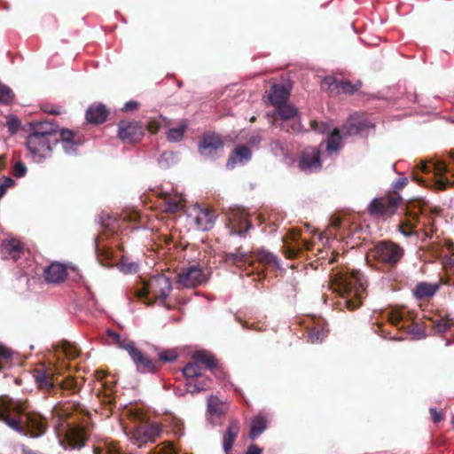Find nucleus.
Returning a JSON list of instances; mask_svg holds the SVG:
<instances>
[{
  "instance_id": "obj_1",
  "label": "nucleus",
  "mask_w": 454,
  "mask_h": 454,
  "mask_svg": "<svg viewBox=\"0 0 454 454\" xmlns=\"http://www.w3.org/2000/svg\"><path fill=\"white\" fill-rule=\"evenodd\" d=\"M23 411L22 404L8 396H0V420L9 428L20 435L29 438L43 436L48 428L45 417L36 412H29L26 416V425L16 416Z\"/></svg>"
},
{
  "instance_id": "obj_2",
  "label": "nucleus",
  "mask_w": 454,
  "mask_h": 454,
  "mask_svg": "<svg viewBox=\"0 0 454 454\" xmlns=\"http://www.w3.org/2000/svg\"><path fill=\"white\" fill-rule=\"evenodd\" d=\"M32 132L26 145L33 160L40 163L51 156L53 146L59 143V126L50 121L30 123Z\"/></svg>"
},
{
  "instance_id": "obj_3",
  "label": "nucleus",
  "mask_w": 454,
  "mask_h": 454,
  "mask_svg": "<svg viewBox=\"0 0 454 454\" xmlns=\"http://www.w3.org/2000/svg\"><path fill=\"white\" fill-rule=\"evenodd\" d=\"M365 289L364 278L359 272L341 278L337 285V292L340 296L339 306L349 310L357 309L362 304L363 294Z\"/></svg>"
},
{
  "instance_id": "obj_4",
  "label": "nucleus",
  "mask_w": 454,
  "mask_h": 454,
  "mask_svg": "<svg viewBox=\"0 0 454 454\" xmlns=\"http://www.w3.org/2000/svg\"><path fill=\"white\" fill-rule=\"evenodd\" d=\"M171 291L172 283L169 278L164 275L153 276L145 286V302L149 305L157 302L165 306Z\"/></svg>"
},
{
  "instance_id": "obj_5",
  "label": "nucleus",
  "mask_w": 454,
  "mask_h": 454,
  "mask_svg": "<svg viewBox=\"0 0 454 454\" xmlns=\"http://www.w3.org/2000/svg\"><path fill=\"white\" fill-rule=\"evenodd\" d=\"M370 255L381 263L395 266L403 257L404 249L391 240H381L370 250Z\"/></svg>"
},
{
  "instance_id": "obj_6",
  "label": "nucleus",
  "mask_w": 454,
  "mask_h": 454,
  "mask_svg": "<svg viewBox=\"0 0 454 454\" xmlns=\"http://www.w3.org/2000/svg\"><path fill=\"white\" fill-rule=\"evenodd\" d=\"M227 228L231 236L246 237L252 228L244 209L234 207L230 208L227 215Z\"/></svg>"
},
{
  "instance_id": "obj_7",
  "label": "nucleus",
  "mask_w": 454,
  "mask_h": 454,
  "mask_svg": "<svg viewBox=\"0 0 454 454\" xmlns=\"http://www.w3.org/2000/svg\"><path fill=\"white\" fill-rule=\"evenodd\" d=\"M207 281V278L203 269L199 265L183 268L177 275V283L184 288H194Z\"/></svg>"
},
{
  "instance_id": "obj_8",
  "label": "nucleus",
  "mask_w": 454,
  "mask_h": 454,
  "mask_svg": "<svg viewBox=\"0 0 454 454\" xmlns=\"http://www.w3.org/2000/svg\"><path fill=\"white\" fill-rule=\"evenodd\" d=\"M127 348L137 372L143 374L155 373L160 369V364L158 360L149 358L136 346H128Z\"/></svg>"
},
{
  "instance_id": "obj_9",
  "label": "nucleus",
  "mask_w": 454,
  "mask_h": 454,
  "mask_svg": "<svg viewBox=\"0 0 454 454\" xmlns=\"http://www.w3.org/2000/svg\"><path fill=\"white\" fill-rule=\"evenodd\" d=\"M362 86L358 81L352 84L348 81L338 80L333 76H326L321 82V89L331 94H353Z\"/></svg>"
},
{
  "instance_id": "obj_10",
  "label": "nucleus",
  "mask_w": 454,
  "mask_h": 454,
  "mask_svg": "<svg viewBox=\"0 0 454 454\" xmlns=\"http://www.w3.org/2000/svg\"><path fill=\"white\" fill-rule=\"evenodd\" d=\"M400 200L401 196L399 194L385 198H375L369 205V211L375 216H389L394 214Z\"/></svg>"
},
{
  "instance_id": "obj_11",
  "label": "nucleus",
  "mask_w": 454,
  "mask_h": 454,
  "mask_svg": "<svg viewBox=\"0 0 454 454\" xmlns=\"http://www.w3.org/2000/svg\"><path fill=\"white\" fill-rule=\"evenodd\" d=\"M422 170L426 173H434L435 176V184L438 189L442 190L454 184V181L447 176L450 172V168L442 160H437L430 164H424Z\"/></svg>"
},
{
  "instance_id": "obj_12",
  "label": "nucleus",
  "mask_w": 454,
  "mask_h": 454,
  "mask_svg": "<svg viewBox=\"0 0 454 454\" xmlns=\"http://www.w3.org/2000/svg\"><path fill=\"white\" fill-rule=\"evenodd\" d=\"M24 254V245L8 235L0 243V256L4 260L17 262Z\"/></svg>"
},
{
  "instance_id": "obj_13",
  "label": "nucleus",
  "mask_w": 454,
  "mask_h": 454,
  "mask_svg": "<svg viewBox=\"0 0 454 454\" xmlns=\"http://www.w3.org/2000/svg\"><path fill=\"white\" fill-rule=\"evenodd\" d=\"M298 167L306 173L319 170L322 167L320 152L315 147L306 149L300 156Z\"/></svg>"
},
{
  "instance_id": "obj_14",
  "label": "nucleus",
  "mask_w": 454,
  "mask_h": 454,
  "mask_svg": "<svg viewBox=\"0 0 454 454\" xmlns=\"http://www.w3.org/2000/svg\"><path fill=\"white\" fill-rule=\"evenodd\" d=\"M223 150V143L220 136L215 134L205 135L199 143V151L201 155L213 157Z\"/></svg>"
},
{
  "instance_id": "obj_15",
  "label": "nucleus",
  "mask_w": 454,
  "mask_h": 454,
  "mask_svg": "<svg viewBox=\"0 0 454 454\" xmlns=\"http://www.w3.org/2000/svg\"><path fill=\"white\" fill-rule=\"evenodd\" d=\"M143 136V128L137 122L121 121L119 125L118 137L124 143L139 141Z\"/></svg>"
},
{
  "instance_id": "obj_16",
  "label": "nucleus",
  "mask_w": 454,
  "mask_h": 454,
  "mask_svg": "<svg viewBox=\"0 0 454 454\" xmlns=\"http://www.w3.org/2000/svg\"><path fill=\"white\" fill-rule=\"evenodd\" d=\"M161 433V427L157 423L142 425L134 429L132 437L137 442L146 443L153 442Z\"/></svg>"
},
{
  "instance_id": "obj_17",
  "label": "nucleus",
  "mask_w": 454,
  "mask_h": 454,
  "mask_svg": "<svg viewBox=\"0 0 454 454\" xmlns=\"http://www.w3.org/2000/svg\"><path fill=\"white\" fill-rule=\"evenodd\" d=\"M192 357L196 362H199L205 365V367L210 371L216 378L223 376V371L218 367L217 362L215 356L206 350H198L193 353Z\"/></svg>"
},
{
  "instance_id": "obj_18",
  "label": "nucleus",
  "mask_w": 454,
  "mask_h": 454,
  "mask_svg": "<svg viewBox=\"0 0 454 454\" xmlns=\"http://www.w3.org/2000/svg\"><path fill=\"white\" fill-rule=\"evenodd\" d=\"M67 268L64 264L59 262H51L43 270V277L47 283L59 284L67 278Z\"/></svg>"
},
{
  "instance_id": "obj_19",
  "label": "nucleus",
  "mask_w": 454,
  "mask_h": 454,
  "mask_svg": "<svg viewBox=\"0 0 454 454\" xmlns=\"http://www.w3.org/2000/svg\"><path fill=\"white\" fill-rule=\"evenodd\" d=\"M194 222L196 228L202 231L211 230L215 225V216L212 212L205 208H195Z\"/></svg>"
},
{
  "instance_id": "obj_20",
  "label": "nucleus",
  "mask_w": 454,
  "mask_h": 454,
  "mask_svg": "<svg viewBox=\"0 0 454 454\" xmlns=\"http://www.w3.org/2000/svg\"><path fill=\"white\" fill-rule=\"evenodd\" d=\"M210 382L211 380L208 378L202 377L200 375V377L194 378V380H188L186 381V389L184 392L179 388L176 389L175 392L177 395H183L184 393L194 394L200 391H205L210 387Z\"/></svg>"
},
{
  "instance_id": "obj_21",
  "label": "nucleus",
  "mask_w": 454,
  "mask_h": 454,
  "mask_svg": "<svg viewBox=\"0 0 454 454\" xmlns=\"http://www.w3.org/2000/svg\"><path fill=\"white\" fill-rule=\"evenodd\" d=\"M440 286L435 283L419 282L412 289L413 297L418 300L432 298L439 290Z\"/></svg>"
},
{
  "instance_id": "obj_22",
  "label": "nucleus",
  "mask_w": 454,
  "mask_h": 454,
  "mask_svg": "<svg viewBox=\"0 0 454 454\" xmlns=\"http://www.w3.org/2000/svg\"><path fill=\"white\" fill-rule=\"evenodd\" d=\"M108 111L103 104H92L86 111V120L90 123L99 124L106 121Z\"/></svg>"
},
{
  "instance_id": "obj_23",
  "label": "nucleus",
  "mask_w": 454,
  "mask_h": 454,
  "mask_svg": "<svg viewBox=\"0 0 454 454\" xmlns=\"http://www.w3.org/2000/svg\"><path fill=\"white\" fill-rule=\"evenodd\" d=\"M59 142H61L64 152L68 155L76 154L78 146L81 145L74 141V133L69 129H59L58 132Z\"/></svg>"
},
{
  "instance_id": "obj_24",
  "label": "nucleus",
  "mask_w": 454,
  "mask_h": 454,
  "mask_svg": "<svg viewBox=\"0 0 454 454\" xmlns=\"http://www.w3.org/2000/svg\"><path fill=\"white\" fill-rule=\"evenodd\" d=\"M252 157L251 150L245 145L236 147L230 155L226 167L233 168L239 163H244L250 160Z\"/></svg>"
},
{
  "instance_id": "obj_25",
  "label": "nucleus",
  "mask_w": 454,
  "mask_h": 454,
  "mask_svg": "<svg viewBox=\"0 0 454 454\" xmlns=\"http://www.w3.org/2000/svg\"><path fill=\"white\" fill-rule=\"evenodd\" d=\"M162 196L165 205V211L169 213H176L182 209V202L184 200L182 193L176 192H163Z\"/></svg>"
},
{
  "instance_id": "obj_26",
  "label": "nucleus",
  "mask_w": 454,
  "mask_h": 454,
  "mask_svg": "<svg viewBox=\"0 0 454 454\" xmlns=\"http://www.w3.org/2000/svg\"><path fill=\"white\" fill-rule=\"evenodd\" d=\"M239 433V426L237 421H232L229 427L226 428V431L223 434V449L224 452H230L233 443Z\"/></svg>"
},
{
  "instance_id": "obj_27",
  "label": "nucleus",
  "mask_w": 454,
  "mask_h": 454,
  "mask_svg": "<svg viewBox=\"0 0 454 454\" xmlns=\"http://www.w3.org/2000/svg\"><path fill=\"white\" fill-rule=\"evenodd\" d=\"M248 253L241 251L240 248L236 249L235 252L225 253L223 259L228 264L234 265L238 268H243L247 263Z\"/></svg>"
},
{
  "instance_id": "obj_28",
  "label": "nucleus",
  "mask_w": 454,
  "mask_h": 454,
  "mask_svg": "<svg viewBox=\"0 0 454 454\" xmlns=\"http://www.w3.org/2000/svg\"><path fill=\"white\" fill-rule=\"evenodd\" d=\"M364 121L359 116H350L342 126V131L347 136L359 134L364 129Z\"/></svg>"
},
{
  "instance_id": "obj_29",
  "label": "nucleus",
  "mask_w": 454,
  "mask_h": 454,
  "mask_svg": "<svg viewBox=\"0 0 454 454\" xmlns=\"http://www.w3.org/2000/svg\"><path fill=\"white\" fill-rule=\"evenodd\" d=\"M288 96L289 92L284 85L273 84L269 95V99L272 105L277 106L280 104L286 103Z\"/></svg>"
},
{
  "instance_id": "obj_30",
  "label": "nucleus",
  "mask_w": 454,
  "mask_h": 454,
  "mask_svg": "<svg viewBox=\"0 0 454 454\" xmlns=\"http://www.w3.org/2000/svg\"><path fill=\"white\" fill-rule=\"evenodd\" d=\"M67 439L68 442V449L70 450L81 449L84 446L85 436L81 429H70L67 434ZM64 448L67 449V447Z\"/></svg>"
},
{
  "instance_id": "obj_31",
  "label": "nucleus",
  "mask_w": 454,
  "mask_h": 454,
  "mask_svg": "<svg viewBox=\"0 0 454 454\" xmlns=\"http://www.w3.org/2000/svg\"><path fill=\"white\" fill-rule=\"evenodd\" d=\"M267 428L266 419L262 416L254 417L251 421L249 438L254 440L259 437Z\"/></svg>"
},
{
  "instance_id": "obj_32",
  "label": "nucleus",
  "mask_w": 454,
  "mask_h": 454,
  "mask_svg": "<svg viewBox=\"0 0 454 454\" xmlns=\"http://www.w3.org/2000/svg\"><path fill=\"white\" fill-rule=\"evenodd\" d=\"M342 137L339 130L334 129L326 138V151L332 154L338 152L341 147Z\"/></svg>"
},
{
  "instance_id": "obj_33",
  "label": "nucleus",
  "mask_w": 454,
  "mask_h": 454,
  "mask_svg": "<svg viewBox=\"0 0 454 454\" xmlns=\"http://www.w3.org/2000/svg\"><path fill=\"white\" fill-rule=\"evenodd\" d=\"M328 331L322 325H316L309 332V340L313 344L321 343L327 335Z\"/></svg>"
},
{
  "instance_id": "obj_34",
  "label": "nucleus",
  "mask_w": 454,
  "mask_h": 454,
  "mask_svg": "<svg viewBox=\"0 0 454 454\" xmlns=\"http://www.w3.org/2000/svg\"><path fill=\"white\" fill-rule=\"evenodd\" d=\"M187 129V123L183 121L177 127L171 128L167 131V138L171 142H179L183 139L185 130Z\"/></svg>"
},
{
  "instance_id": "obj_35",
  "label": "nucleus",
  "mask_w": 454,
  "mask_h": 454,
  "mask_svg": "<svg viewBox=\"0 0 454 454\" xmlns=\"http://www.w3.org/2000/svg\"><path fill=\"white\" fill-rule=\"evenodd\" d=\"M257 259L265 264L274 265L277 268H279V260L278 257L266 250L265 248H260L257 252Z\"/></svg>"
},
{
  "instance_id": "obj_36",
  "label": "nucleus",
  "mask_w": 454,
  "mask_h": 454,
  "mask_svg": "<svg viewBox=\"0 0 454 454\" xmlns=\"http://www.w3.org/2000/svg\"><path fill=\"white\" fill-rule=\"evenodd\" d=\"M277 112L282 120H289L295 117L298 114L297 109L286 103L277 106Z\"/></svg>"
},
{
  "instance_id": "obj_37",
  "label": "nucleus",
  "mask_w": 454,
  "mask_h": 454,
  "mask_svg": "<svg viewBox=\"0 0 454 454\" xmlns=\"http://www.w3.org/2000/svg\"><path fill=\"white\" fill-rule=\"evenodd\" d=\"M12 355V350L0 342V371L10 366L9 363Z\"/></svg>"
},
{
  "instance_id": "obj_38",
  "label": "nucleus",
  "mask_w": 454,
  "mask_h": 454,
  "mask_svg": "<svg viewBox=\"0 0 454 454\" xmlns=\"http://www.w3.org/2000/svg\"><path fill=\"white\" fill-rule=\"evenodd\" d=\"M201 368L197 363H189L182 370L183 375L186 380H194V378L200 377Z\"/></svg>"
},
{
  "instance_id": "obj_39",
  "label": "nucleus",
  "mask_w": 454,
  "mask_h": 454,
  "mask_svg": "<svg viewBox=\"0 0 454 454\" xmlns=\"http://www.w3.org/2000/svg\"><path fill=\"white\" fill-rule=\"evenodd\" d=\"M35 380L38 387L42 389L49 390L53 387V382L43 371H38L35 375Z\"/></svg>"
},
{
  "instance_id": "obj_40",
  "label": "nucleus",
  "mask_w": 454,
  "mask_h": 454,
  "mask_svg": "<svg viewBox=\"0 0 454 454\" xmlns=\"http://www.w3.org/2000/svg\"><path fill=\"white\" fill-rule=\"evenodd\" d=\"M406 333L411 336L412 340H423L427 338V333L425 327L420 326L419 324H413L406 330Z\"/></svg>"
},
{
  "instance_id": "obj_41",
  "label": "nucleus",
  "mask_w": 454,
  "mask_h": 454,
  "mask_svg": "<svg viewBox=\"0 0 454 454\" xmlns=\"http://www.w3.org/2000/svg\"><path fill=\"white\" fill-rule=\"evenodd\" d=\"M14 98V94L10 87L0 82V104L9 105Z\"/></svg>"
},
{
  "instance_id": "obj_42",
  "label": "nucleus",
  "mask_w": 454,
  "mask_h": 454,
  "mask_svg": "<svg viewBox=\"0 0 454 454\" xmlns=\"http://www.w3.org/2000/svg\"><path fill=\"white\" fill-rule=\"evenodd\" d=\"M207 411L211 415H221L223 413V404L218 398L215 396L208 398Z\"/></svg>"
},
{
  "instance_id": "obj_43",
  "label": "nucleus",
  "mask_w": 454,
  "mask_h": 454,
  "mask_svg": "<svg viewBox=\"0 0 454 454\" xmlns=\"http://www.w3.org/2000/svg\"><path fill=\"white\" fill-rule=\"evenodd\" d=\"M6 126L10 134L14 135L20 129V121L16 115L9 114L6 116Z\"/></svg>"
},
{
  "instance_id": "obj_44",
  "label": "nucleus",
  "mask_w": 454,
  "mask_h": 454,
  "mask_svg": "<svg viewBox=\"0 0 454 454\" xmlns=\"http://www.w3.org/2000/svg\"><path fill=\"white\" fill-rule=\"evenodd\" d=\"M119 269L124 274L136 273L139 269V265L135 262H128L126 260H122L120 262Z\"/></svg>"
},
{
  "instance_id": "obj_45",
  "label": "nucleus",
  "mask_w": 454,
  "mask_h": 454,
  "mask_svg": "<svg viewBox=\"0 0 454 454\" xmlns=\"http://www.w3.org/2000/svg\"><path fill=\"white\" fill-rule=\"evenodd\" d=\"M451 325L452 324L450 320L445 318L437 319L434 322L435 331L440 333L447 332L450 328Z\"/></svg>"
},
{
  "instance_id": "obj_46",
  "label": "nucleus",
  "mask_w": 454,
  "mask_h": 454,
  "mask_svg": "<svg viewBox=\"0 0 454 454\" xmlns=\"http://www.w3.org/2000/svg\"><path fill=\"white\" fill-rule=\"evenodd\" d=\"M159 358L161 361L172 363L176 360L177 355L172 349H165L159 353Z\"/></svg>"
},
{
  "instance_id": "obj_47",
  "label": "nucleus",
  "mask_w": 454,
  "mask_h": 454,
  "mask_svg": "<svg viewBox=\"0 0 454 454\" xmlns=\"http://www.w3.org/2000/svg\"><path fill=\"white\" fill-rule=\"evenodd\" d=\"M114 343L118 346L119 348L124 349L128 352V346H136L135 342L129 340L128 338H121L120 334H118V338L114 339Z\"/></svg>"
},
{
  "instance_id": "obj_48",
  "label": "nucleus",
  "mask_w": 454,
  "mask_h": 454,
  "mask_svg": "<svg viewBox=\"0 0 454 454\" xmlns=\"http://www.w3.org/2000/svg\"><path fill=\"white\" fill-rule=\"evenodd\" d=\"M407 184L408 178L403 174H400L399 177L392 183L391 187L394 192H397L402 190Z\"/></svg>"
},
{
  "instance_id": "obj_49",
  "label": "nucleus",
  "mask_w": 454,
  "mask_h": 454,
  "mask_svg": "<svg viewBox=\"0 0 454 454\" xmlns=\"http://www.w3.org/2000/svg\"><path fill=\"white\" fill-rule=\"evenodd\" d=\"M27 168L24 163L18 161L15 163L13 167V175L14 176L20 178L23 177L27 174Z\"/></svg>"
},
{
  "instance_id": "obj_50",
  "label": "nucleus",
  "mask_w": 454,
  "mask_h": 454,
  "mask_svg": "<svg viewBox=\"0 0 454 454\" xmlns=\"http://www.w3.org/2000/svg\"><path fill=\"white\" fill-rule=\"evenodd\" d=\"M311 128L318 133H325L328 130V125L325 122H318L317 121H311Z\"/></svg>"
},
{
  "instance_id": "obj_51",
  "label": "nucleus",
  "mask_w": 454,
  "mask_h": 454,
  "mask_svg": "<svg viewBox=\"0 0 454 454\" xmlns=\"http://www.w3.org/2000/svg\"><path fill=\"white\" fill-rule=\"evenodd\" d=\"M262 140V137L259 133H254L250 135V137L247 139V142L250 145L255 146L258 145Z\"/></svg>"
},
{
  "instance_id": "obj_52",
  "label": "nucleus",
  "mask_w": 454,
  "mask_h": 454,
  "mask_svg": "<svg viewBox=\"0 0 454 454\" xmlns=\"http://www.w3.org/2000/svg\"><path fill=\"white\" fill-rule=\"evenodd\" d=\"M138 107V103L134 100L128 101L123 106V110L125 112H131L133 110H136Z\"/></svg>"
},
{
  "instance_id": "obj_53",
  "label": "nucleus",
  "mask_w": 454,
  "mask_h": 454,
  "mask_svg": "<svg viewBox=\"0 0 454 454\" xmlns=\"http://www.w3.org/2000/svg\"><path fill=\"white\" fill-rule=\"evenodd\" d=\"M432 419L434 423H439L442 419V415L435 408H430Z\"/></svg>"
},
{
  "instance_id": "obj_54",
  "label": "nucleus",
  "mask_w": 454,
  "mask_h": 454,
  "mask_svg": "<svg viewBox=\"0 0 454 454\" xmlns=\"http://www.w3.org/2000/svg\"><path fill=\"white\" fill-rule=\"evenodd\" d=\"M262 450L257 445L252 444L248 446L246 454H262Z\"/></svg>"
},
{
  "instance_id": "obj_55",
  "label": "nucleus",
  "mask_w": 454,
  "mask_h": 454,
  "mask_svg": "<svg viewBox=\"0 0 454 454\" xmlns=\"http://www.w3.org/2000/svg\"><path fill=\"white\" fill-rule=\"evenodd\" d=\"M0 184L7 189L14 184V181L11 177L4 176Z\"/></svg>"
},
{
  "instance_id": "obj_56",
  "label": "nucleus",
  "mask_w": 454,
  "mask_h": 454,
  "mask_svg": "<svg viewBox=\"0 0 454 454\" xmlns=\"http://www.w3.org/2000/svg\"><path fill=\"white\" fill-rule=\"evenodd\" d=\"M43 111L51 114H59L61 112L56 107L43 108Z\"/></svg>"
},
{
  "instance_id": "obj_57",
  "label": "nucleus",
  "mask_w": 454,
  "mask_h": 454,
  "mask_svg": "<svg viewBox=\"0 0 454 454\" xmlns=\"http://www.w3.org/2000/svg\"><path fill=\"white\" fill-rule=\"evenodd\" d=\"M106 334L108 337L112 338L113 340L115 339V338H118V334L117 333H115L114 331L111 330V329H107L106 330Z\"/></svg>"
},
{
  "instance_id": "obj_58",
  "label": "nucleus",
  "mask_w": 454,
  "mask_h": 454,
  "mask_svg": "<svg viewBox=\"0 0 454 454\" xmlns=\"http://www.w3.org/2000/svg\"><path fill=\"white\" fill-rule=\"evenodd\" d=\"M399 231L404 236V237H411L414 234L413 231H405L403 230L402 227L399 228Z\"/></svg>"
},
{
  "instance_id": "obj_59",
  "label": "nucleus",
  "mask_w": 454,
  "mask_h": 454,
  "mask_svg": "<svg viewBox=\"0 0 454 454\" xmlns=\"http://www.w3.org/2000/svg\"><path fill=\"white\" fill-rule=\"evenodd\" d=\"M166 454H177L176 449L173 446H170Z\"/></svg>"
},
{
  "instance_id": "obj_60",
  "label": "nucleus",
  "mask_w": 454,
  "mask_h": 454,
  "mask_svg": "<svg viewBox=\"0 0 454 454\" xmlns=\"http://www.w3.org/2000/svg\"><path fill=\"white\" fill-rule=\"evenodd\" d=\"M6 188L0 184V198L5 193Z\"/></svg>"
},
{
  "instance_id": "obj_61",
  "label": "nucleus",
  "mask_w": 454,
  "mask_h": 454,
  "mask_svg": "<svg viewBox=\"0 0 454 454\" xmlns=\"http://www.w3.org/2000/svg\"><path fill=\"white\" fill-rule=\"evenodd\" d=\"M400 321H401L400 317H396V318L393 319V323L395 324V325H397Z\"/></svg>"
},
{
  "instance_id": "obj_62",
  "label": "nucleus",
  "mask_w": 454,
  "mask_h": 454,
  "mask_svg": "<svg viewBox=\"0 0 454 454\" xmlns=\"http://www.w3.org/2000/svg\"><path fill=\"white\" fill-rule=\"evenodd\" d=\"M450 158H451V160H452V161L454 163V152L450 154Z\"/></svg>"
},
{
  "instance_id": "obj_63",
  "label": "nucleus",
  "mask_w": 454,
  "mask_h": 454,
  "mask_svg": "<svg viewBox=\"0 0 454 454\" xmlns=\"http://www.w3.org/2000/svg\"><path fill=\"white\" fill-rule=\"evenodd\" d=\"M255 121V117L253 116L251 119H250V121Z\"/></svg>"
},
{
  "instance_id": "obj_64",
  "label": "nucleus",
  "mask_w": 454,
  "mask_h": 454,
  "mask_svg": "<svg viewBox=\"0 0 454 454\" xmlns=\"http://www.w3.org/2000/svg\"><path fill=\"white\" fill-rule=\"evenodd\" d=\"M395 340H403V338H395Z\"/></svg>"
}]
</instances>
